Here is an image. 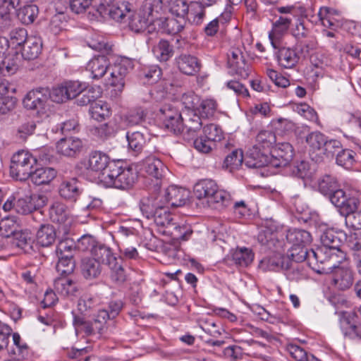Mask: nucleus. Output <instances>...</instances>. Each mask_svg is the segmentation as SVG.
<instances>
[{"label":"nucleus","instance_id":"f257e3e1","mask_svg":"<svg viewBox=\"0 0 361 361\" xmlns=\"http://www.w3.org/2000/svg\"><path fill=\"white\" fill-rule=\"evenodd\" d=\"M343 236L346 238L347 235L336 232L334 229H326L320 235L322 246L315 250H301L296 259H307L309 262L315 260L321 264H328L329 267H335L345 258L344 252L340 249L341 238Z\"/></svg>","mask_w":361,"mask_h":361},{"label":"nucleus","instance_id":"f03ea898","mask_svg":"<svg viewBox=\"0 0 361 361\" xmlns=\"http://www.w3.org/2000/svg\"><path fill=\"white\" fill-rule=\"evenodd\" d=\"M164 10L162 0H145L137 11L129 14V27L135 32H157V26H160L162 22Z\"/></svg>","mask_w":361,"mask_h":361},{"label":"nucleus","instance_id":"7ed1b4c3","mask_svg":"<svg viewBox=\"0 0 361 361\" xmlns=\"http://www.w3.org/2000/svg\"><path fill=\"white\" fill-rule=\"evenodd\" d=\"M137 178L135 169L123 166L121 163L112 161L102 173L101 181L106 187L126 190L131 188Z\"/></svg>","mask_w":361,"mask_h":361},{"label":"nucleus","instance_id":"20e7f679","mask_svg":"<svg viewBox=\"0 0 361 361\" xmlns=\"http://www.w3.org/2000/svg\"><path fill=\"white\" fill-rule=\"evenodd\" d=\"M163 196L144 198L140 202V210L147 219H153L158 226L167 230L171 228L174 223L169 207L163 203Z\"/></svg>","mask_w":361,"mask_h":361},{"label":"nucleus","instance_id":"39448f33","mask_svg":"<svg viewBox=\"0 0 361 361\" xmlns=\"http://www.w3.org/2000/svg\"><path fill=\"white\" fill-rule=\"evenodd\" d=\"M91 255L93 257L92 259L108 267L111 278L114 281L121 283L126 280L127 275L123 258L117 257L109 247L98 243Z\"/></svg>","mask_w":361,"mask_h":361},{"label":"nucleus","instance_id":"423d86ee","mask_svg":"<svg viewBox=\"0 0 361 361\" xmlns=\"http://www.w3.org/2000/svg\"><path fill=\"white\" fill-rule=\"evenodd\" d=\"M37 159L29 152L18 151L11 158L10 166L11 176L18 180L23 181L30 178L32 169Z\"/></svg>","mask_w":361,"mask_h":361},{"label":"nucleus","instance_id":"0eeeda50","mask_svg":"<svg viewBox=\"0 0 361 361\" xmlns=\"http://www.w3.org/2000/svg\"><path fill=\"white\" fill-rule=\"evenodd\" d=\"M132 68V61L126 58L121 59L109 66L108 71L110 72V77L107 83L112 87L111 97H116L122 92L125 85V77Z\"/></svg>","mask_w":361,"mask_h":361},{"label":"nucleus","instance_id":"6e6552de","mask_svg":"<svg viewBox=\"0 0 361 361\" xmlns=\"http://www.w3.org/2000/svg\"><path fill=\"white\" fill-rule=\"evenodd\" d=\"M49 103V91L45 88L30 90L23 100L25 109L35 111L39 116H48Z\"/></svg>","mask_w":361,"mask_h":361},{"label":"nucleus","instance_id":"1a4fd4ad","mask_svg":"<svg viewBox=\"0 0 361 361\" xmlns=\"http://www.w3.org/2000/svg\"><path fill=\"white\" fill-rule=\"evenodd\" d=\"M72 313L73 314V324L77 334L84 332L86 335L95 334L102 335L108 332L113 333V329L110 328V325H105L102 322V319L99 318L98 314L95 316L93 322H88L83 317L75 315L73 312Z\"/></svg>","mask_w":361,"mask_h":361},{"label":"nucleus","instance_id":"9d476101","mask_svg":"<svg viewBox=\"0 0 361 361\" xmlns=\"http://www.w3.org/2000/svg\"><path fill=\"white\" fill-rule=\"evenodd\" d=\"M243 47H233L228 55V65L233 73L241 78H247L250 73V65L243 56Z\"/></svg>","mask_w":361,"mask_h":361},{"label":"nucleus","instance_id":"9b49d317","mask_svg":"<svg viewBox=\"0 0 361 361\" xmlns=\"http://www.w3.org/2000/svg\"><path fill=\"white\" fill-rule=\"evenodd\" d=\"M271 168H283L287 166L293 157V149L288 142L278 144L272 149L270 154Z\"/></svg>","mask_w":361,"mask_h":361},{"label":"nucleus","instance_id":"f8f14e48","mask_svg":"<svg viewBox=\"0 0 361 361\" xmlns=\"http://www.w3.org/2000/svg\"><path fill=\"white\" fill-rule=\"evenodd\" d=\"M54 293L52 292H46L44 300L48 305L53 303L55 300L56 294L63 297H70L74 295L77 291L75 283L67 276H61L54 280Z\"/></svg>","mask_w":361,"mask_h":361},{"label":"nucleus","instance_id":"ddd939ff","mask_svg":"<svg viewBox=\"0 0 361 361\" xmlns=\"http://www.w3.org/2000/svg\"><path fill=\"white\" fill-rule=\"evenodd\" d=\"M110 159L108 155L100 151H94L90 154L88 158L83 159L80 162V167L87 171L99 173V178L102 173L109 166Z\"/></svg>","mask_w":361,"mask_h":361},{"label":"nucleus","instance_id":"4468645a","mask_svg":"<svg viewBox=\"0 0 361 361\" xmlns=\"http://www.w3.org/2000/svg\"><path fill=\"white\" fill-rule=\"evenodd\" d=\"M141 170L147 177L155 180V185H159L167 169L159 158L151 155L142 161Z\"/></svg>","mask_w":361,"mask_h":361},{"label":"nucleus","instance_id":"2eb2a0df","mask_svg":"<svg viewBox=\"0 0 361 361\" xmlns=\"http://www.w3.org/2000/svg\"><path fill=\"white\" fill-rule=\"evenodd\" d=\"M325 264L326 269L333 272L332 281L336 288L345 290L352 286L354 281V274L350 267L346 266L340 267V264H337L335 267H329L328 264Z\"/></svg>","mask_w":361,"mask_h":361},{"label":"nucleus","instance_id":"dca6fc26","mask_svg":"<svg viewBox=\"0 0 361 361\" xmlns=\"http://www.w3.org/2000/svg\"><path fill=\"white\" fill-rule=\"evenodd\" d=\"M331 202L339 209L341 214L355 210L357 208V200L350 197L339 186L327 197Z\"/></svg>","mask_w":361,"mask_h":361},{"label":"nucleus","instance_id":"f3484780","mask_svg":"<svg viewBox=\"0 0 361 361\" xmlns=\"http://www.w3.org/2000/svg\"><path fill=\"white\" fill-rule=\"evenodd\" d=\"M190 192L183 188L171 185L166 189L163 194L158 196H163V203L168 207H181L185 204L189 197Z\"/></svg>","mask_w":361,"mask_h":361},{"label":"nucleus","instance_id":"a211bd4d","mask_svg":"<svg viewBox=\"0 0 361 361\" xmlns=\"http://www.w3.org/2000/svg\"><path fill=\"white\" fill-rule=\"evenodd\" d=\"M202 127L200 116L193 111L184 113L183 137L188 141L193 140Z\"/></svg>","mask_w":361,"mask_h":361},{"label":"nucleus","instance_id":"6ab92c4d","mask_svg":"<svg viewBox=\"0 0 361 361\" xmlns=\"http://www.w3.org/2000/svg\"><path fill=\"white\" fill-rule=\"evenodd\" d=\"M318 16L322 25L326 28L337 31L343 25V20L339 11L333 8L321 7Z\"/></svg>","mask_w":361,"mask_h":361},{"label":"nucleus","instance_id":"aec40b11","mask_svg":"<svg viewBox=\"0 0 361 361\" xmlns=\"http://www.w3.org/2000/svg\"><path fill=\"white\" fill-rule=\"evenodd\" d=\"M292 20L284 16H279L272 23V27L269 32V39L274 49L279 47L281 39L286 35L290 26Z\"/></svg>","mask_w":361,"mask_h":361},{"label":"nucleus","instance_id":"412c9836","mask_svg":"<svg viewBox=\"0 0 361 361\" xmlns=\"http://www.w3.org/2000/svg\"><path fill=\"white\" fill-rule=\"evenodd\" d=\"M275 55L280 66L284 68H293L296 66L300 61V54L295 47H281L274 49Z\"/></svg>","mask_w":361,"mask_h":361},{"label":"nucleus","instance_id":"4be33fe9","mask_svg":"<svg viewBox=\"0 0 361 361\" xmlns=\"http://www.w3.org/2000/svg\"><path fill=\"white\" fill-rule=\"evenodd\" d=\"M269 161V155L262 152V148L257 147V145H255L247 152L245 164L249 168L270 167Z\"/></svg>","mask_w":361,"mask_h":361},{"label":"nucleus","instance_id":"5701e85b","mask_svg":"<svg viewBox=\"0 0 361 361\" xmlns=\"http://www.w3.org/2000/svg\"><path fill=\"white\" fill-rule=\"evenodd\" d=\"M123 307V302L121 300L111 301L106 308L99 310L97 312L99 318L105 325L113 329V333L116 329V322L114 319L119 314Z\"/></svg>","mask_w":361,"mask_h":361},{"label":"nucleus","instance_id":"b1692460","mask_svg":"<svg viewBox=\"0 0 361 361\" xmlns=\"http://www.w3.org/2000/svg\"><path fill=\"white\" fill-rule=\"evenodd\" d=\"M176 62L179 71L185 75H193L201 68L199 59L191 54H182L176 58Z\"/></svg>","mask_w":361,"mask_h":361},{"label":"nucleus","instance_id":"393cba45","mask_svg":"<svg viewBox=\"0 0 361 361\" xmlns=\"http://www.w3.org/2000/svg\"><path fill=\"white\" fill-rule=\"evenodd\" d=\"M3 209L5 212L15 211L16 213L22 215H26L32 213V206L28 196L20 197L18 200L11 195L3 204Z\"/></svg>","mask_w":361,"mask_h":361},{"label":"nucleus","instance_id":"a878e982","mask_svg":"<svg viewBox=\"0 0 361 361\" xmlns=\"http://www.w3.org/2000/svg\"><path fill=\"white\" fill-rule=\"evenodd\" d=\"M82 146L79 138L66 137L61 139L56 145L57 152L66 157H75L80 153Z\"/></svg>","mask_w":361,"mask_h":361},{"label":"nucleus","instance_id":"bb28decb","mask_svg":"<svg viewBox=\"0 0 361 361\" xmlns=\"http://www.w3.org/2000/svg\"><path fill=\"white\" fill-rule=\"evenodd\" d=\"M286 238L287 240L293 244L292 252H293L295 249H297V251L295 252L296 254L300 253L302 249L307 250L305 246L312 240L310 233L305 230L300 229L290 231Z\"/></svg>","mask_w":361,"mask_h":361},{"label":"nucleus","instance_id":"cd10ccee","mask_svg":"<svg viewBox=\"0 0 361 361\" xmlns=\"http://www.w3.org/2000/svg\"><path fill=\"white\" fill-rule=\"evenodd\" d=\"M109 61L105 56H98L92 59L87 64V70L91 73V78L98 80L108 71Z\"/></svg>","mask_w":361,"mask_h":361},{"label":"nucleus","instance_id":"c85d7f7f","mask_svg":"<svg viewBox=\"0 0 361 361\" xmlns=\"http://www.w3.org/2000/svg\"><path fill=\"white\" fill-rule=\"evenodd\" d=\"M217 184L212 179H203L194 186V195L199 200H204L208 203L210 197L216 191Z\"/></svg>","mask_w":361,"mask_h":361},{"label":"nucleus","instance_id":"c756f323","mask_svg":"<svg viewBox=\"0 0 361 361\" xmlns=\"http://www.w3.org/2000/svg\"><path fill=\"white\" fill-rule=\"evenodd\" d=\"M326 137L319 131L312 132L306 137V142L310 147L312 159L316 161H320V157H314V153L322 154Z\"/></svg>","mask_w":361,"mask_h":361},{"label":"nucleus","instance_id":"7c9ffc66","mask_svg":"<svg viewBox=\"0 0 361 361\" xmlns=\"http://www.w3.org/2000/svg\"><path fill=\"white\" fill-rule=\"evenodd\" d=\"M346 246L353 252L356 268L361 274V236L350 232L345 238Z\"/></svg>","mask_w":361,"mask_h":361},{"label":"nucleus","instance_id":"2f4dec72","mask_svg":"<svg viewBox=\"0 0 361 361\" xmlns=\"http://www.w3.org/2000/svg\"><path fill=\"white\" fill-rule=\"evenodd\" d=\"M295 251H297V249H295L293 252L290 254L292 261L290 262V264L287 262L285 267L284 259L281 261V267L286 269V275L290 281L300 280L303 276V267L298 264V262H302L303 260L296 259V257L300 255V253L296 254L295 252Z\"/></svg>","mask_w":361,"mask_h":361},{"label":"nucleus","instance_id":"473e14b6","mask_svg":"<svg viewBox=\"0 0 361 361\" xmlns=\"http://www.w3.org/2000/svg\"><path fill=\"white\" fill-rule=\"evenodd\" d=\"M49 216L52 221L58 224L69 225L71 222L67 207L60 202H55L51 204L49 209Z\"/></svg>","mask_w":361,"mask_h":361},{"label":"nucleus","instance_id":"72a5a7b5","mask_svg":"<svg viewBox=\"0 0 361 361\" xmlns=\"http://www.w3.org/2000/svg\"><path fill=\"white\" fill-rule=\"evenodd\" d=\"M56 176V171L51 167H42L32 171L30 176L32 183L37 185H47Z\"/></svg>","mask_w":361,"mask_h":361},{"label":"nucleus","instance_id":"f704fd0d","mask_svg":"<svg viewBox=\"0 0 361 361\" xmlns=\"http://www.w3.org/2000/svg\"><path fill=\"white\" fill-rule=\"evenodd\" d=\"M56 239V231L50 224H42L36 233L37 243L42 247H49Z\"/></svg>","mask_w":361,"mask_h":361},{"label":"nucleus","instance_id":"c9c22d12","mask_svg":"<svg viewBox=\"0 0 361 361\" xmlns=\"http://www.w3.org/2000/svg\"><path fill=\"white\" fill-rule=\"evenodd\" d=\"M22 56L25 59L32 60L41 53L42 44L39 38L30 37L23 44Z\"/></svg>","mask_w":361,"mask_h":361},{"label":"nucleus","instance_id":"e433bc0d","mask_svg":"<svg viewBox=\"0 0 361 361\" xmlns=\"http://www.w3.org/2000/svg\"><path fill=\"white\" fill-rule=\"evenodd\" d=\"M162 22L160 26H157V32L160 30L166 32L170 35H176L180 33L184 29L185 25V20L184 18H181L180 20L176 18H163L161 17Z\"/></svg>","mask_w":361,"mask_h":361},{"label":"nucleus","instance_id":"4c0bfd02","mask_svg":"<svg viewBox=\"0 0 361 361\" xmlns=\"http://www.w3.org/2000/svg\"><path fill=\"white\" fill-rule=\"evenodd\" d=\"M205 13L202 3L192 1L188 4V11H186L187 20L193 25H200L204 18Z\"/></svg>","mask_w":361,"mask_h":361},{"label":"nucleus","instance_id":"58836bf2","mask_svg":"<svg viewBox=\"0 0 361 361\" xmlns=\"http://www.w3.org/2000/svg\"><path fill=\"white\" fill-rule=\"evenodd\" d=\"M154 56L159 61H167L173 54V47L167 40L161 39L152 48Z\"/></svg>","mask_w":361,"mask_h":361},{"label":"nucleus","instance_id":"ea45409f","mask_svg":"<svg viewBox=\"0 0 361 361\" xmlns=\"http://www.w3.org/2000/svg\"><path fill=\"white\" fill-rule=\"evenodd\" d=\"M232 259L235 264L240 267H247L253 261L254 253L250 248L237 247L232 253Z\"/></svg>","mask_w":361,"mask_h":361},{"label":"nucleus","instance_id":"a19ab883","mask_svg":"<svg viewBox=\"0 0 361 361\" xmlns=\"http://www.w3.org/2000/svg\"><path fill=\"white\" fill-rule=\"evenodd\" d=\"M90 114L93 119L101 121L111 115V109L106 102L99 100L92 104Z\"/></svg>","mask_w":361,"mask_h":361},{"label":"nucleus","instance_id":"79ce46f5","mask_svg":"<svg viewBox=\"0 0 361 361\" xmlns=\"http://www.w3.org/2000/svg\"><path fill=\"white\" fill-rule=\"evenodd\" d=\"M339 186L337 179L331 175H324L319 178L317 182L319 192L328 197Z\"/></svg>","mask_w":361,"mask_h":361},{"label":"nucleus","instance_id":"37998d69","mask_svg":"<svg viewBox=\"0 0 361 361\" xmlns=\"http://www.w3.org/2000/svg\"><path fill=\"white\" fill-rule=\"evenodd\" d=\"M17 11V17L23 24L30 25L32 23L37 16L38 8L34 4H25Z\"/></svg>","mask_w":361,"mask_h":361},{"label":"nucleus","instance_id":"c03bdc74","mask_svg":"<svg viewBox=\"0 0 361 361\" xmlns=\"http://www.w3.org/2000/svg\"><path fill=\"white\" fill-rule=\"evenodd\" d=\"M126 137L129 148L135 155L141 152L147 143V139L145 135L138 131L128 133Z\"/></svg>","mask_w":361,"mask_h":361},{"label":"nucleus","instance_id":"a18cd8bd","mask_svg":"<svg viewBox=\"0 0 361 361\" xmlns=\"http://www.w3.org/2000/svg\"><path fill=\"white\" fill-rule=\"evenodd\" d=\"M59 193L65 199L75 200L76 197L80 195L76 180L71 179L63 181L60 185Z\"/></svg>","mask_w":361,"mask_h":361},{"label":"nucleus","instance_id":"49530a36","mask_svg":"<svg viewBox=\"0 0 361 361\" xmlns=\"http://www.w3.org/2000/svg\"><path fill=\"white\" fill-rule=\"evenodd\" d=\"M100 264L94 259H84L82 264V273L87 279L97 278L101 274Z\"/></svg>","mask_w":361,"mask_h":361},{"label":"nucleus","instance_id":"de8ad7c7","mask_svg":"<svg viewBox=\"0 0 361 361\" xmlns=\"http://www.w3.org/2000/svg\"><path fill=\"white\" fill-rule=\"evenodd\" d=\"M256 143L257 147L266 149L273 147L276 142V137L274 132L271 130H261L256 136Z\"/></svg>","mask_w":361,"mask_h":361},{"label":"nucleus","instance_id":"09e8293b","mask_svg":"<svg viewBox=\"0 0 361 361\" xmlns=\"http://www.w3.org/2000/svg\"><path fill=\"white\" fill-rule=\"evenodd\" d=\"M161 119L164 126L172 127L171 120L182 118V114L172 104H166L160 109Z\"/></svg>","mask_w":361,"mask_h":361},{"label":"nucleus","instance_id":"8fccbe9b","mask_svg":"<svg viewBox=\"0 0 361 361\" xmlns=\"http://www.w3.org/2000/svg\"><path fill=\"white\" fill-rule=\"evenodd\" d=\"M231 202L230 194L222 189H219L216 187V191L214 192L212 197L209 200L207 204L209 207H217L219 206L226 207Z\"/></svg>","mask_w":361,"mask_h":361},{"label":"nucleus","instance_id":"3c124183","mask_svg":"<svg viewBox=\"0 0 361 361\" xmlns=\"http://www.w3.org/2000/svg\"><path fill=\"white\" fill-rule=\"evenodd\" d=\"M243 161V152L236 149L226 157L223 166L231 172L238 169L242 165Z\"/></svg>","mask_w":361,"mask_h":361},{"label":"nucleus","instance_id":"603ef678","mask_svg":"<svg viewBox=\"0 0 361 361\" xmlns=\"http://www.w3.org/2000/svg\"><path fill=\"white\" fill-rule=\"evenodd\" d=\"M77 250L76 243L71 238H66L61 240L56 246L57 256L73 257Z\"/></svg>","mask_w":361,"mask_h":361},{"label":"nucleus","instance_id":"864d4df0","mask_svg":"<svg viewBox=\"0 0 361 361\" xmlns=\"http://www.w3.org/2000/svg\"><path fill=\"white\" fill-rule=\"evenodd\" d=\"M164 233H169L173 238L179 240H188L192 233V231L190 226L186 225L176 226L175 224L171 228L161 231Z\"/></svg>","mask_w":361,"mask_h":361},{"label":"nucleus","instance_id":"5fc2aeb1","mask_svg":"<svg viewBox=\"0 0 361 361\" xmlns=\"http://www.w3.org/2000/svg\"><path fill=\"white\" fill-rule=\"evenodd\" d=\"M13 342L14 345L13 353L19 358L25 359L30 354V350L27 344L24 342L19 334L13 333L12 334Z\"/></svg>","mask_w":361,"mask_h":361},{"label":"nucleus","instance_id":"6e6d98bb","mask_svg":"<svg viewBox=\"0 0 361 361\" xmlns=\"http://www.w3.org/2000/svg\"><path fill=\"white\" fill-rule=\"evenodd\" d=\"M341 330L345 337L351 340H361V326L355 322L341 323Z\"/></svg>","mask_w":361,"mask_h":361},{"label":"nucleus","instance_id":"4d7b16f0","mask_svg":"<svg viewBox=\"0 0 361 361\" xmlns=\"http://www.w3.org/2000/svg\"><path fill=\"white\" fill-rule=\"evenodd\" d=\"M97 300L90 295H82L78 300V310L84 315H87L96 307Z\"/></svg>","mask_w":361,"mask_h":361},{"label":"nucleus","instance_id":"13d9d810","mask_svg":"<svg viewBox=\"0 0 361 361\" xmlns=\"http://www.w3.org/2000/svg\"><path fill=\"white\" fill-rule=\"evenodd\" d=\"M59 260L56 266V271L61 275L71 274L75 269L73 257L58 256Z\"/></svg>","mask_w":361,"mask_h":361},{"label":"nucleus","instance_id":"bf43d9fd","mask_svg":"<svg viewBox=\"0 0 361 361\" xmlns=\"http://www.w3.org/2000/svg\"><path fill=\"white\" fill-rule=\"evenodd\" d=\"M217 108L216 102L213 99L202 100L197 108L202 117L209 118L213 116Z\"/></svg>","mask_w":361,"mask_h":361},{"label":"nucleus","instance_id":"052dcab7","mask_svg":"<svg viewBox=\"0 0 361 361\" xmlns=\"http://www.w3.org/2000/svg\"><path fill=\"white\" fill-rule=\"evenodd\" d=\"M87 43L94 50L104 51L106 53L111 50V47L106 43L105 39L97 34H93L87 40Z\"/></svg>","mask_w":361,"mask_h":361},{"label":"nucleus","instance_id":"680f3d73","mask_svg":"<svg viewBox=\"0 0 361 361\" xmlns=\"http://www.w3.org/2000/svg\"><path fill=\"white\" fill-rule=\"evenodd\" d=\"M15 236L14 244L25 252L32 248V240L27 231H18Z\"/></svg>","mask_w":361,"mask_h":361},{"label":"nucleus","instance_id":"e2e57ef3","mask_svg":"<svg viewBox=\"0 0 361 361\" xmlns=\"http://www.w3.org/2000/svg\"><path fill=\"white\" fill-rule=\"evenodd\" d=\"M204 136L212 143L220 141L224 137L222 130L216 124L210 123L203 128Z\"/></svg>","mask_w":361,"mask_h":361},{"label":"nucleus","instance_id":"0e129e2a","mask_svg":"<svg viewBox=\"0 0 361 361\" xmlns=\"http://www.w3.org/2000/svg\"><path fill=\"white\" fill-rule=\"evenodd\" d=\"M27 30L23 27H16L9 33V43L18 47L23 45L28 39Z\"/></svg>","mask_w":361,"mask_h":361},{"label":"nucleus","instance_id":"69168bd1","mask_svg":"<svg viewBox=\"0 0 361 361\" xmlns=\"http://www.w3.org/2000/svg\"><path fill=\"white\" fill-rule=\"evenodd\" d=\"M99 242L90 235H84L79 238L76 243L77 250L86 252L89 251L92 253V251L94 249Z\"/></svg>","mask_w":361,"mask_h":361},{"label":"nucleus","instance_id":"338daca9","mask_svg":"<svg viewBox=\"0 0 361 361\" xmlns=\"http://www.w3.org/2000/svg\"><path fill=\"white\" fill-rule=\"evenodd\" d=\"M355 152L350 149H341L337 154L336 163L345 168H350L354 163Z\"/></svg>","mask_w":361,"mask_h":361},{"label":"nucleus","instance_id":"774afa93","mask_svg":"<svg viewBox=\"0 0 361 361\" xmlns=\"http://www.w3.org/2000/svg\"><path fill=\"white\" fill-rule=\"evenodd\" d=\"M341 214L345 217L346 225L356 230L361 228V211L355 209L349 212H343Z\"/></svg>","mask_w":361,"mask_h":361}]
</instances>
